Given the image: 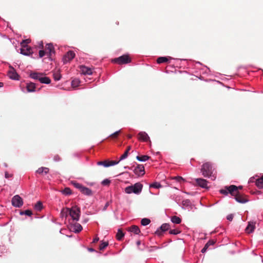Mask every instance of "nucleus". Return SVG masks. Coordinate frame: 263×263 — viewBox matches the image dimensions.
<instances>
[{"instance_id": "56", "label": "nucleus", "mask_w": 263, "mask_h": 263, "mask_svg": "<svg viewBox=\"0 0 263 263\" xmlns=\"http://www.w3.org/2000/svg\"><path fill=\"white\" fill-rule=\"evenodd\" d=\"M237 187H238V190H241L242 189V186H237Z\"/></svg>"}, {"instance_id": "2", "label": "nucleus", "mask_w": 263, "mask_h": 263, "mask_svg": "<svg viewBox=\"0 0 263 263\" xmlns=\"http://www.w3.org/2000/svg\"><path fill=\"white\" fill-rule=\"evenodd\" d=\"M201 172L205 177H211L213 172V168L211 163L207 162L203 163L201 166Z\"/></svg>"}, {"instance_id": "37", "label": "nucleus", "mask_w": 263, "mask_h": 263, "mask_svg": "<svg viewBox=\"0 0 263 263\" xmlns=\"http://www.w3.org/2000/svg\"><path fill=\"white\" fill-rule=\"evenodd\" d=\"M80 83V81L78 79H74L71 82V86L72 87H77Z\"/></svg>"}, {"instance_id": "6", "label": "nucleus", "mask_w": 263, "mask_h": 263, "mask_svg": "<svg viewBox=\"0 0 263 263\" xmlns=\"http://www.w3.org/2000/svg\"><path fill=\"white\" fill-rule=\"evenodd\" d=\"M12 204L17 208L22 206L23 204V201L22 198L19 195H15L11 200Z\"/></svg>"}, {"instance_id": "42", "label": "nucleus", "mask_w": 263, "mask_h": 263, "mask_svg": "<svg viewBox=\"0 0 263 263\" xmlns=\"http://www.w3.org/2000/svg\"><path fill=\"white\" fill-rule=\"evenodd\" d=\"M180 231H179V230L178 229H173V230H171L169 232L170 234H173V235H177V234H178L180 233Z\"/></svg>"}, {"instance_id": "4", "label": "nucleus", "mask_w": 263, "mask_h": 263, "mask_svg": "<svg viewBox=\"0 0 263 263\" xmlns=\"http://www.w3.org/2000/svg\"><path fill=\"white\" fill-rule=\"evenodd\" d=\"M80 208L77 206H73L69 208V215L70 216L73 220L78 221L80 216Z\"/></svg>"}, {"instance_id": "41", "label": "nucleus", "mask_w": 263, "mask_h": 263, "mask_svg": "<svg viewBox=\"0 0 263 263\" xmlns=\"http://www.w3.org/2000/svg\"><path fill=\"white\" fill-rule=\"evenodd\" d=\"M161 187V185L160 183L158 182H154L153 184L150 185V187H154L156 189H159Z\"/></svg>"}, {"instance_id": "60", "label": "nucleus", "mask_w": 263, "mask_h": 263, "mask_svg": "<svg viewBox=\"0 0 263 263\" xmlns=\"http://www.w3.org/2000/svg\"><path fill=\"white\" fill-rule=\"evenodd\" d=\"M89 251H94V250H93V249H92V248H90V249H89Z\"/></svg>"}, {"instance_id": "44", "label": "nucleus", "mask_w": 263, "mask_h": 263, "mask_svg": "<svg viewBox=\"0 0 263 263\" xmlns=\"http://www.w3.org/2000/svg\"><path fill=\"white\" fill-rule=\"evenodd\" d=\"M173 179L179 183H181L184 181V179L181 176H176L173 178Z\"/></svg>"}, {"instance_id": "22", "label": "nucleus", "mask_w": 263, "mask_h": 263, "mask_svg": "<svg viewBox=\"0 0 263 263\" xmlns=\"http://www.w3.org/2000/svg\"><path fill=\"white\" fill-rule=\"evenodd\" d=\"M36 172L39 174H47L49 172V168L45 167H41L39 168Z\"/></svg>"}, {"instance_id": "35", "label": "nucleus", "mask_w": 263, "mask_h": 263, "mask_svg": "<svg viewBox=\"0 0 263 263\" xmlns=\"http://www.w3.org/2000/svg\"><path fill=\"white\" fill-rule=\"evenodd\" d=\"M72 184L75 187L79 189L80 191L83 186L81 184L75 181L72 182Z\"/></svg>"}, {"instance_id": "38", "label": "nucleus", "mask_w": 263, "mask_h": 263, "mask_svg": "<svg viewBox=\"0 0 263 263\" xmlns=\"http://www.w3.org/2000/svg\"><path fill=\"white\" fill-rule=\"evenodd\" d=\"M21 215L25 214L27 216H30L32 215V212L31 210H27L25 211H22L20 212Z\"/></svg>"}, {"instance_id": "25", "label": "nucleus", "mask_w": 263, "mask_h": 263, "mask_svg": "<svg viewBox=\"0 0 263 263\" xmlns=\"http://www.w3.org/2000/svg\"><path fill=\"white\" fill-rule=\"evenodd\" d=\"M82 229H83V228H82V226L79 223H76L73 225V231L74 232H75L76 233L80 232V231H81L82 230Z\"/></svg>"}, {"instance_id": "52", "label": "nucleus", "mask_w": 263, "mask_h": 263, "mask_svg": "<svg viewBox=\"0 0 263 263\" xmlns=\"http://www.w3.org/2000/svg\"><path fill=\"white\" fill-rule=\"evenodd\" d=\"M99 240V238L98 237H96L93 240L92 242L93 243H96Z\"/></svg>"}, {"instance_id": "5", "label": "nucleus", "mask_w": 263, "mask_h": 263, "mask_svg": "<svg viewBox=\"0 0 263 263\" xmlns=\"http://www.w3.org/2000/svg\"><path fill=\"white\" fill-rule=\"evenodd\" d=\"M114 62L119 64H125L131 62V59L128 55H123L114 60Z\"/></svg>"}, {"instance_id": "51", "label": "nucleus", "mask_w": 263, "mask_h": 263, "mask_svg": "<svg viewBox=\"0 0 263 263\" xmlns=\"http://www.w3.org/2000/svg\"><path fill=\"white\" fill-rule=\"evenodd\" d=\"M12 175L9 174L8 172H6L5 174V177L6 178H9L12 177Z\"/></svg>"}, {"instance_id": "23", "label": "nucleus", "mask_w": 263, "mask_h": 263, "mask_svg": "<svg viewBox=\"0 0 263 263\" xmlns=\"http://www.w3.org/2000/svg\"><path fill=\"white\" fill-rule=\"evenodd\" d=\"M69 208H63L61 212V216L62 217L66 218L69 215Z\"/></svg>"}, {"instance_id": "58", "label": "nucleus", "mask_w": 263, "mask_h": 263, "mask_svg": "<svg viewBox=\"0 0 263 263\" xmlns=\"http://www.w3.org/2000/svg\"><path fill=\"white\" fill-rule=\"evenodd\" d=\"M3 86V83L2 82H0V87Z\"/></svg>"}, {"instance_id": "31", "label": "nucleus", "mask_w": 263, "mask_h": 263, "mask_svg": "<svg viewBox=\"0 0 263 263\" xmlns=\"http://www.w3.org/2000/svg\"><path fill=\"white\" fill-rule=\"evenodd\" d=\"M35 210L40 211L43 209V204L42 202L38 201L34 206Z\"/></svg>"}, {"instance_id": "47", "label": "nucleus", "mask_w": 263, "mask_h": 263, "mask_svg": "<svg viewBox=\"0 0 263 263\" xmlns=\"http://www.w3.org/2000/svg\"><path fill=\"white\" fill-rule=\"evenodd\" d=\"M220 192L225 195H227L228 194V191L227 189H226V187H224V189L220 190Z\"/></svg>"}, {"instance_id": "1", "label": "nucleus", "mask_w": 263, "mask_h": 263, "mask_svg": "<svg viewBox=\"0 0 263 263\" xmlns=\"http://www.w3.org/2000/svg\"><path fill=\"white\" fill-rule=\"evenodd\" d=\"M142 188L143 185L140 182H137L134 185L125 187L124 191L126 194H128L132 193L139 194L141 192Z\"/></svg>"}, {"instance_id": "61", "label": "nucleus", "mask_w": 263, "mask_h": 263, "mask_svg": "<svg viewBox=\"0 0 263 263\" xmlns=\"http://www.w3.org/2000/svg\"><path fill=\"white\" fill-rule=\"evenodd\" d=\"M116 24H117V25H119V22H117L116 23Z\"/></svg>"}, {"instance_id": "16", "label": "nucleus", "mask_w": 263, "mask_h": 263, "mask_svg": "<svg viewBox=\"0 0 263 263\" xmlns=\"http://www.w3.org/2000/svg\"><path fill=\"white\" fill-rule=\"evenodd\" d=\"M255 228V222L253 221H250L246 228V232L248 233H252L254 231Z\"/></svg>"}, {"instance_id": "33", "label": "nucleus", "mask_w": 263, "mask_h": 263, "mask_svg": "<svg viewBox=\"0 0 263 263\" xmlns=\"http://www.w3.org/2000/svg\"><path fill=\"white\" fill-rule=\"evenodd\" d=\"M53 78L55 81H59L61 78V74L60 73L59 70H58L54 72Z\"/></svg>"}, {"instance_id": "55", "label": "nucleus", "mask_w": 263, "mask_h": 263, "mask_svg": "<svg viewBox=\"0 0 263 263\" xmlns=\"http://www.w3.org/2000/svg\"><path fill=\"white\" fill-rule=\"evenodd\" d=\"M189 202H190V201H188V200L183 201V205H185V204H187L188 203H189Z\"/></svg>"}, {"instance_id": "34", "label": "nucleus", "mask_w": 263, "mask_h": 263, "mask_svg": "<svg viewBox=\"0 0 263 263\" xmlns=\"http://www.w3.org/2000/svg\"><path fill=\"white\" fill-rule=\"evenodd\" d=\"M150 222V219L146 218L142 219L141 221V224L144 226L148 225Z\"/></svg>"}, {"instance_id": "29", "label": "nucleus", "mask_w": 263, "mask_h": 263, "mask_svg": "<svg viewBox=\"0 0 263 263\" xmlns=\"http://www.w3.org/2000/svg\"><path fill=\"white\" fill-rule=\"evenodd\" d=\"M124 236V233L121 229H119L116 234V238L118 240H121Z\"/></svg>"}, {"instance_id": "11", "label": "nucleus", "mask_w": 263, "mask_h": 263, "mask_svg": "<svg viewBox=\"0 0 263 263\" xmlns=\"http://www.w3.org/2000/svg\"><path fill=\"white\" fill-rule=\"evenodd\" d=\"M169 224L167 223H163L160 227V230H157L155 234L158 235L159 236H161L162 235V232L166 231L169 229Z\"/></svg>"}, {"instance_id": "40", "label": "nucleus", "mask_w": 263, "mask_h": 263, "mask_svg": "<svg viewBox=\"0 0 263 263\" xmlns=\"http://www.w3.org/2000/svg\"><path fill=\"white\" fill-rule=\"evenodd\" d=\"M120 132H121L120 130H119L118 131H117V132H115L114 133L111 134L109 136V137H110L111 138H113V139H116V138H117L118 137V136L119 135Z\"/></svg>"}, {"instance_id": "57", "label": "nucleus", "mask_w": 263, "mask_h": 263, "mask_svg": "<svg viewBox=\"0 0 263 263\" xmlns=\"http://www.w3.org/2000/svg\"><path fill=\"white\" fill-rule=\"evenodd\" d=\"M128 138L130 139L132 137V136L131 135H128Z\"/></svg>"}, {"instance_id": "39", "label": "nucleus", "mask_w": 263, "mask_h": 263, "mask_svg": "<svg viewBox=\"0 0 263 263\" xmlns=\"http://www.w3.org/2000/svg\"><path fill=\"white\" fill-rule=\"evenodd\" d=\"M108 245V242H102L100 245L99 249L100 250H104Z\"/></svg>"}, {"instance_id": "13", "label": "nucleus", "mask_w": 263, "mask_h": 263, "mask_svg": "<svg viewBox=\"0 0 263 263\" xmlns=\"http://www.w3.org/2000/svg\"><path fill=\"white\" fill-rule=\"evenodd\" d=\"M138 139L139 140L146 142L149 140V137L145 132H140L138 134Z\"/></svg>"}, {"instance_id": "26", "label": "nucleus", "mask_w": 263, "mask_h": 263, "mask_svg": "<svg viewBox=\"0 0 263 263\" xmlns=\"http://www.w3.org/2000/svg\"><path fill=\"white\" fill-rule=\"evenodd\" d=\"M130 149H131V146H128L127 147V149L125 151V152H124V153L120 158L119 161H121V160H123V159H125L127 157L128 155V152L130 150Z\"/></svg>"}, {"instance_id": "50", "label": "nucleus", "mask_w": 263, "mask_h": 263, "mask_svg": "<svg viewBox=\"0 0 263 263\" xmlns=\"http://www.w3.org/2000/svg\"><path fill=\"white\" fill-rule=\"evenodd\" d=\"M227 218L228 220L232 221L233 219V215L230 214V215H228Z\"/></svg>"}, {"instance_id": "24", "label": "nucleus", "mask_w": 263, "mask_h": 263, "mask_svg": "<svg viewBox=\"0 0 263 263\" xmlns=\"http://www.w3.org/2000/svg\"><path fill=\"white\" fill-rule=\"evenodd\" d=\"M46 50L49 52V55H51L52 53L54 52V47L51 44H48L46 46Z\"/></svg>"}, {"instance_id": "28", "label": "nucleus", "mask_w": 263, "mask_h": 263, "mask_svg": "<svg viewBox=\"0 0 263 263\" xmlns=\"http://www.w3.org/2000/svg\"><path fill=\"white\" fill-rule=\"evenodd\" d=\"M150 157L147 155L137 156L136 159L140 161H145L148 160Z\"/></svg>"}, {"instance_id": "48", "label": "nucleus", "mask_w": 263, "mask_h": 263, "mask_svg": "<svg viewBox=\"0 0 263 263\" xmlns=\"http://www.w3.org/2000/svg\"><path fill=\"white\" fill-rule=\"evenodd\" d=\"M45 54V51L44 50H41L39 51V57L40 58H42Z\"/></svg>"}, {"instance_id": "59", "label": "nucleus", "mask_w": 263, "mask_h": 263, "mask_svg": "<svg viewBox=\"0 0 263 263\" xmlns=\"http://www.w3.org/2000/svg\"><path fill=\"white\" fill-rule=\"evenodd\" d=\"M140 241H138L137 242V245L138 246H139V245H140Z\"/></svg>"}, {"instance_id": "12", "label": "nucleus", "mask_w": 263, "mask_h": 263, "mask_svg": "<svg viewBox=\"0 0 263 263\" xmlns=\"http://www.w3.org/2000/svg\"><path fill=\"white\" fill-rule=\"evenodd\" d=\"M134 172L138 176L143 175L144 174V167L141 164H138L134 169Z\"/></svg>"}, {"instance_id": "54", "label": "nucleus", "mask_w": 263, "mask_h": 263, "mask_svg": "<svg viewBox=\"0 0 263 263\" xmlns=\"http://www.w3.org/2000/svg\"><path fill=\"white\" fill-rule=\"evenodd\" d=\"M109 205V202H107L106 203L104 207V210H106L107 209V208L108 207V206Z\"/></svg>"}, {"instance_id": "7", "label": "nucleus", "mask_w": 263, "mask_h": 263, "mask_svg": "<svg viewBox=\"0 0 263 263\" xmlns=\"http://www.w3.org/2000/svg\"><path fill=\"white\" fill-rule=\"evenodd\" d=\"M235 199L239 203H245L248 201L247 199V196L244 194H242L239 192L237 193L236 195L234 196Z\"/></svg>"}, {"instance_id": "53", "label": "nucleus", "mask_w": 263, "mask_h": 263, "mask_svg": "<svg viewBox=\"0 0 263 263\" xmlns=\"http://www.w3.org/2000/svg\"><path fill=\"white\" fill-rule=\"evenodd\" d=\"M54 159L55 161H58L60 159V157L58 155H57L54 156Z\"/></svg>"}, {"instance_id": "30", "label": "nucleus", "mask_w": 263, "mask_h": 263, "mask_svg": "<svg viewBox=\"0 0 263 263\" xmlns=\"http://www.w3.org/2000/svg\"><path fill=\"white\" fill-rule=\"evenodd\" d=\"M171 221L174 223L179 224L181 222V219L178 216H174L172 217Z\"/></svg>"}, {"instance_id": "14", "label": "nucleus", "mask_w": 263, "mask_h": 263, "mask_svg": "<svg viewBox=\"0 0 263 263\" xmlns=\"http://www.w3.org/2000/svg\"><path fill=\"white\" fill-rule=\"evenodd\" d=\"M195 181L197 184L202 188L207 187V183L208 181L202 178H197L195 179Z\"/></svg>"}, {"instance_id": "8", "label": "nucleus", "mask_w": 263, "mask_h": 263, "mask_svg": "<svg viewBox=\"0 0 263 263\" xmlns=\"http://www.w3.org/2000/svg\"><path fill=\"white\" fill-rule=\"evenodd\" d=\"M75 57V53L73 51H68L63 57V60L64 63L71 61Z\"/></svg>"}, {"instance_id": "46", "label": "nucleus", "mask_w": 263, "mask_h": 263, "mask_svg": "<svg viewBox=\"0 0 263 263\" xmlns=\"http://www.w3.org/2000/svg\"><path fill=\"white\" fill-rule=\"evenodd\" d=\"M110 181L107 179L104 180L102 183L104 185H108L109 184Z\"/></svg>"}, {"instance_id": "17", "label": "nucleus", "mask_w": 263, "mask_h": 263, "mask_svg": "<svg viewBox=\"0 0 263 263\" xmlns=\"http://www.w3.org/2000/svg\"><path fill=\"white\" fill-rule=\"evenodd\" d=\"M32 50L30 47L28 46L22 47L21 50V53L25 55H29L32 53Z\"/></svg>"}, {"instance_id": "32", "label": "nucleus", "mask_w": 263, "mask_h": 263, "mask_svg": "<svg viewBox=\"0 0 263 263\" xmlns=\"http://www.w3.org/2000/svg\"><path fill=\"white\" fill-rule=\"evenodd\" d=\"M168 61V59L166 57H159L157 59V62L159 64L166 63Z\"/></svg>"}, {"instance_id": "21", "label": "nucleus", "mask_w": 263, "mask_h": 263, "mask_svg": "<svg viewBox=\"0 0 263 263\" xmlns=\"http://www.w3.org/2000/svg\"><path fill=\"white\" fill-rule=\"evenodd\" d=\"M215 243V241L214 240H210L208 241V242L205 245L204 247H203V248L201 250V252L204 253H205L207 249H208V248L211 246V245H213L214 243Z\"/></svg>"}, {"instance_id": "9", "label": "nucleus", "mask_w": 263, "mask_h": 263, "mask_svg": "<svg viewBox=\"0 0 263 263\" xmlns=\"http://www.w3.org/2000/svg\"><path fill=\"white\" fill-rule=\"evenodd\" d=\"M9 68L10 70L8 73L9 78L13 80H18L19 76L16 72L15 70L11 66H10Z\"/></svg>"}, {"instance_id": "49", "label": "nucleus", "mask_w": 263, "mask_h": 263, "mask_svg": "<svg viewBox=\"0 0 263 263\" xmlns=\"http://www.w3.org/2000/svg\"><path fill=\"white\" fill-rule=\"evenodd\" d=\"M29 42V40H23L21 43V45L22 47L26 46L25 44L28 43Z\"/></svg>"}, {"instance_id": "3", "label": "nucleus", "mask_w": 263, "mask_h": 263, "mask_svg": "<svg viewBox=\"0 0 263 263\" xmlns=\"http://www.w3.org/2000/svg\"><path fill=\"white\" fill-rule=\"evenodd\" d=\"M43 76V73L33 72L30 74L31 78L38 80L41 83L49 84L51 82L50 78Z\"/></svg>"}, {"instance_id": "10", "label": "nucleus", "mask_w": 263, "mask_h": 263, "mask_svg": "<svg viewBox=\"0 0 263 263\" xmlns=\"http://www.w3.org/2000/svg\"><path fill=\"white\" fill-rule=\"evenodd\" d=\"M226 189H227L228 193H230L232 196H234L238 193V187L235 185H231L230 186H226Z\"/></svg>"}, {"instance_id": "45", "label": "nucleus", "mask_w": 263, "mask_h": 263, "mask_svg": "<svg viewBox=\"0 0 263 263\" xmlns=\"http://www.w3.org/2000/svg\"><path fill=\"white\" fill-rule=\"evenodd\" d=\"M97 164L98 165H103L105 167H108V166H106L105 165L108 164V161H98L97 162Z\"/></svg>"}, {"instance_id": "62", "label": "nucleus", "mask_w": 263, "mask_h": 263, "mask_svg": "<svg viewBox=\"0 0 263 263\" xmlns=\"http://www.w3.org/2000/svg\"><path fill=\"white\" fill-rule=\"evenodd\" d=\"M213 177H214V179H215V177H214V176H213Z\"/></svg>"}, {"instance_id": "27", "label": "nucleus", "mask_w": 263, "mask_h": 263, "mask_svg": "<svg viewBox=\"0 0 263 263\" xmlns=\"http://www.w3.org/2000/svg\"><path fill=\"white\" fill-rule=\"evenodd\" d=\"M256 185L260 189L263 188V176L256 180Z\"/></svg>"}, {"instance_id": "20", "label": "nucleus", "mask_w": 263, "mask_h": 263, "mask_svg": "<svg viewBox=\"0 0 263 263\" xmlns=\"http://www.w3.org/2000/svg\"><path fill=\"white\" fill-rule=\"evenodd\" d=\"M82 194L86 195L87 196H91L92 195V191L88 187L85 186H83L82 189L80 191Z\"/></svg>"}, {"instance_id": "15", "label": "nucleus", "mask_w": 263, "mask_h": 263, "mask_svg": "<svg viewBox=\"0 0 263 263\" xmlns=\"http://www.w3.org/2000/svg\"><path fill=\"white\" fill-rule=\"evenodd\" d=\"M80 70L84 74L90 75L92 73V69L83 65L80 66Z\"/></svg>"}, {"instance_id": "19", "label": "nucleus", "mask_w": 263, "mask_h": 263, "mask_svg": "<svg viewBox=\"0 0 263 263\" xmlns=\"http://www.w3.org/2000/svg\"><path fill=\"white\" fill-rule=\"evenodd\" d=\"M35 84L34 83L30 82L27 84L26 88L28 92H32L35 91Z\"/></svg>"}, {"instance_id": "18", "label": "nucleus", "mask_w": 263, "mask_h": 263, "mask_svg": "<svg viewBox=\"0 0 263 263\" xmlns=\"http://www.w3.org/2000/svg\"><path fill=\"white\" fill-rule=\"evenodd\" d=\"M128 230L135 234H139L141 232L139 227L136 225H133L128 228Z\"/></svg>"}, {"instance_id": "36", "label": "nucleus", "mask_w": 263, "mask_h": 263, "mask_svg": "<svg viewBox=\"0 0 263 263\" xmlns=\"http://www.w3.org/2000/svg\"><path fill=\"white\" fill-rule=\"evenodd\" d=\"M62 193L65 195H70L71 194V190L69 187H66L62 191Z\"/></svg>"}, {"instance_id": "43", "label": "nucleus", "mask_w": 263, "mask_h": 263, "mask_svg": "<svg viewBox=\"0 0 263 263\" xmlns=\"http://www.w3.org/2000/svg\"><path fill=\"white\" fill-rule=\"evenodd\" d=\"M120 161H108V164H106L105 165L106 166H112V165H114L115 164H117Z\"/></svg>"}]
</instances>
